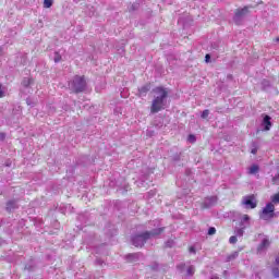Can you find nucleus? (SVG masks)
I'll return each instance as SVG.
<instances>
[{
    "label": "nucleus",
    "mask_w": 279,
    "mask_h": 279,
    "mask_svg": "<svg viewBox=\"0 0 279 279\" xmlns=\"http://www.w3.org/2000/svg\"><path fill=\"white\" fill-rule=\"evenodd\" d=\"M275 211L276 206L274 205V203H268L263 208L262 213H259V218L263 219L264 221H270V219H274L276 215Z\"/></svg>",
    "instance_id": "obj_4"
},
{
    "label": "nucleus",
    "mask_w": 279,
    "mask_h": 279,
    "mask_svg": "<svg viewBox=\"0 0 279 279\" xmlns=\"http://www.w3.org/2000/svg\"><path fill=\"white\" fill-rule=\"evenodd\" d=\"M71 90L74 93H82L86 90V80L84 76H75L69 84Z\"/></svg>",
    "instance_id": "obj_3"
},
{
    "label": "nucleus",
    "mask_w": 279,
    "mask_h": 279,
    "mask_svg": "<svg viewBox=\"0 0 279 279\" xmlns=\"http://www.w3.org/2000/svg\"><path fill=\"white\" fill-rule=\"evenodd\" d=\"M272 276H274L275 278H279V269H278V268H274V269H272Z\"/></svg>",
    "instance_id": "obj_22"
},
{
    "label": "nucleus",
    "mask_w": 279,
    "mask_h": 279,
    "mask_svg": "<svg viewBox=\"0 0 279 279\" xmlns=\"http://www.w3.org/2000/svg\"><path fill=\"white\" fill-rule=\"evenodd\" d=\"M262 125L265 132H269V130H271V117L265 116Z\"/></svg>",
    "instance_id": "obj_8"
},
{
    "label": "nucleus",
    "mask_w": 279,
    "mask_h": 279,
    "mask_svg": "<svg viewBox=\"0 0 279 279\" xmlns=\"http://www.w3.org/2000/svg\"><path fill=\"white\" fill-rule=\"evenodd\" d=\"M215 204H217V197L216 196L207 197L204 201V208H210V206H215Z\"/></svg>",
    "instance_id": "obj_9"
},
{
    "label": "nucleus",
    "mask_w": 279,
    "mask_h": 279,
    "mask_svg": "<svg viewBox=\"0 0 279 279\" xmlns=\"http://www.w3.org/2000/svg\"><path fill=\"white\" fill-rule=\"evenodd\" d=\"M3 97V90L1 89V85H0V98Z\"/></svg>",
    "instance_id": "obj_30"
},
{
    "label": "nucleus",
    "mask_w": 279,
    "mask_h": 279,
    "mask_svg": "<svg viewBox=\"0 0 279 279\" xmlns=\"http://www.w3.org/2000/svg\"><path fill=\"white\" fill-rule=\"evenodd\" d=\"M34 84V78L26 77L23 80L22 85L24 88H28V86H32Z\"/></svg>",
    "instance_id": "obj_13"
},
{
    "label": "nucleus",
    "mask_w": 279,
    "mask_h": 279,
    "mask_svg": "<svg viewBox=\"0 0 279 279\" xmlns=\"http://www.w3.org/2000/svg\"><path fill=\"white\" fill-rule=\"evenodd\" d=\"M275 40H276L277 43H279V37H277Z\"/></svg>",
    "instance_id": "obj_33"
},
{
    "label": "nucleus",
    "mask_w": 279,
    "mask_h": 279,
    "mask_svg": "<svg viewBox=\"0 0 279 279\" xmlns=\"http://www.w3.org/2000/svg\"><path fill=\"white\" fill-rule=\"evenodd\" d=\"M236 256H239V253H235V254L231 255V256L229 257V260H232V258H236Z\"/></svg>",
    "instance_id": "obj_28"
},
{
    "label": "nucleus",
    "mask_w": 279,
    "mask_h": 279,
    "mask_svg": "<svg viewBox=\"0 0 279 279\" xmlns=\"http://www.w3.org/2000/svg\"><path fill=\"white\" fill-rule=\"evenodd\" d=\"M208 114H210V111L208 109H205L203 112H202V119H208Z\"/></svg>",
    "instance_id": "obj_19"
},
{
    "label": "nucleus",
    "mask_w": 279,
    "mask_h": 279,
    "mask_svg": "<svg viewBox=\"0 0 279 279\" xmlns=\"http://www.w3.org/2000/svg\"><path fill=\"white\" fill-rule=\"evenodd\" d=\"M244 232H245V228L243 227L235 230L236 236H243Z\"/></svg>",
    "instance_id": "obj_16"
},
{
    "label": "nucleus",
    "mask_w": 279,
    "mask_h": 279,
    "mask_svg": "<svg viewBox=\"0 0 279 279\" xmlns=\"http://www.w3.org/2000/svg\"><path fill=\"white\" fill-rule=\"evenodd\" d=\"M270 199H271L270 204H272V206H274L275 204H279V193L274 194V195L270 197Z\"/></svg>",
    "instance_id": "obj_15"
},
{
    "label": "nucleus",
    "mask_w": 279,
    "mask_h": 279,
    "mask_svg": "<svg viewBox=\"0 0 279 279\" xmlns=\"http://www.w3.org/2000/svg\"><path fill=\"white\" fill-rule=\"evenodd\" d=\"M241 204L245 208L254 209L258 206V201L256 199V196L254 194H251V195L243 196Z\"/></svg>",
    "instance_id": "obj_5"
},
{
    "label": "nucleus",
    "mask_w": 279,
    "mask_h": 279,
    "mask_svg": "<svg viewBox=\"0 0 279 279\" xmlns=\"http://www.w3.org/2000/svg\"><path fill=\"white\" fill-rule=\"evenodd\" d=\"M216 233H217V229H215V227L209 228L208 230L209 236H213V234H216Z\"/></svg>",
    "instance_id": "obj_21"
},
{
    "label": "nucleus",
    "mask_w": 279,
    "mask_h": 279,
    "mask_svg": "<svg viewBox=\"0 0 279 279\" xmlns=\"http://www.w3.org/2000/svg\"><path fill=\"white\" fill-rule=\"evenodd\" d=\"M190 252H194L195 253V248L194 247H190Z\"/></svg>",
    "instance_id": "obj_32"
},
{
    "label": "nucleus",
    "mask_w": 279,
    "mask_h": 279,
    "mask_svg": "<svg viewBox=\"0 0 279 279\" xmlns=\"http://www.w3.org/2000/svg\"><path fill=\"white\" fill-rule=\"evenodd\" d=\"M251 219L247 214L242 215L240 217V228H248Z\"/></svg>",
    "instance_id": "obj_7"
},
{
    "label": "nucleus",
    "mask_w": 279,
    "mask_h": 279,
    "mask_svg": "<svg viewBox=\"0 0 279 279\" xmlns=\"http://www.w3.org/2000/svg\"><path fill=\"white\" fill-rule=\"evenodd\" d=\"M195 274V267L190 266L186 270V276H193Z\"/></svg>",
    "instance_id": "obj_18"
},
{
    "label": "nucleus",
    "mask_w": 279,
    "mask_h": 279,
    "mask_svg": "<svg viewBox=\"0 0 279 279\" xmlns=\"http://www.w3.org/2000/svg\"><path fill=\"white\" fill-rule=\"evenodd\" d=\"M258 171H260V167H258V165H252L248 168V175H256V173H258Z\"/></svg>",
    "instance_id": "obj_12"
},
{
    "label": "nucleus",
    "mask_w": 279,
    "mask_h": 279,
    "mask_svg": "<svg viewBox=\"0 0 279 279\" xmlns=\"http://www.w3.org/2000/svg\"><path fill=\"white\" fill-rule=\"evenodd\" d=\"M271 244V242H269V239L265 238L262 243L258 246V252H263V250H267V247Z\"/></svg>",
    "instance_id": "obj_11"
},
{
    "label": "nucleus",
    "mask_w": 279,
    "mask_h": 279,
    "mask_svg": "<svg viewBox=\"0 0 279 279\" xmlns=\"http://www.w3.org/2000/svg\"><path fill=\"white\" fill-rule=\"evenodd\" d=\"M62 60V56H60V53L56 52L54 53V62L58 63Z\"/></svg>",
    "instance_id": "obj_20"
},
{
    "label": "nucleus",
    "mask_w": 279,
    "mask_h": 279,
    "mask_svg": "<svg viewBox=\"0 0 279 279\" xmlns=\"http://www.w3.org/2000/svg\"><path fill=\"white\" fill-rule=\"evenodd\" d=\"M5 140V133H0V141Z\"/></svg>",
    "instance_id": "obj_29"
},
{
    "label": "nucleus",
    "mask_w": 279,
    "mask_h": 279,
    "mask_svg": "<svg viewBox=\"0 0 279 279\" xmlns=\"http://www.w3.org/2000/svg\"><path fill=\"white\" fill-rule=\"evenodd\" d=\"M205 62H210V54L205 56Z\"/></svg>",
    "instance_id": "obj_27"
},
{
    "label": "nucleus",
    "mask_w": 279,
    "mask_h": 279,
    "mask_svg": "<svg viewBox=\"0 0 279 279\" xmlns=\"http://www.w3.org/2000/svg\"><path fill=\"white\" fill-rule=\"evenodd\" d=\"M262 85H263V88H268V86H270L269 81H267V80H264L262 82Z\"/></svg>",
    "instance_id": "obj_23"
},
{
    "label": "nucleus",
    "mask_w": 279,
    "mask_h": 279,
    "mask_svg": "<svg viewBox=\"0 0 279 279\" xmlns=\"http://www.w3.org/2000/svg\"><path fill=\"white\" fill-rule=\"evenodd\" d=\"M154 93L155 95L150 106V113L157 114V112H160L167 108V97L169 92H167V89L163 87H157L154 89Z\"/></svg>",
    "instance_id": "obj_1"
},
{
    "label": "nucleus",
    "mask_w": 279,
    "mask_h": 279,
    "mask_svg": "<svg viewBox=\"0 0 279 279\" xmlns=\"http://www.w3.org/2000/svg\"><path fill=\"white\" fill-rule=\"evenodd\" d=\"M150 88L151 87L149 86V84L143 85L138 89V97H145L147 95V93H149Z\"/></svg>",
    "instance_id": "obj_10"
},
{
    "label": "nucleus",
    "mask_w": 279,
    "mask_h": 279,
    "mask_svg": "<svg viewBox=\"0 0 279 279\" xmlns=\"http://www.w3.org/2000/svg\"><path fill=\"white\" fill-rule=\"evenodd\" d=\"M162 230H163L162 228H159V229H155L153 232H145L143 234L135 235L132 240L133 245L135 247H143L147 239H151V236H158V234H161Z\"/></svg>",
    "instance_id": "obj_2"
},
{
    "label": "nucleus",
    "mask_w": 279,
    "mask_h": 279,
    "mask_svg": "<svg viewBox=\"0 0 279 279\" xmlns=\"http://www.w3.org/2000/svg\"><path fill=\"white\" fill-rule=\"evenodd\" d=\"M189 141H190V143H193L195 141V135H190Z\"/></svg>",
    "instance_id": "obj_26"
},
{
    "label": "nucleus",
    "mask_w": 279,
    "mask_h": 279,
    "mask_svg": "<svg viewBox=\"0 0 279 279\" xmlns=\"http://www.w3.org/2000/svg\"><path fill=\"white\" fill-rule=\"evenodd\" d=\"M53 5V0H44V8H51Z\"/></svg>",
    "instance_id": "obj_17"
},
{
    "label": "nucleus",
    "mask_w": 279,
    "mask_h": 279,
    "mask_svg": "<svg viewBox=\"0 0 279 279\" xmlns=\"http://www.w3.org/2000/svg\"><path fill=\"white\" fill-rule=\"evenodd\" d=\"M272 184H279V174L272 178Z\"/></svg>",
    "instance_id": "obj_25"
},
{
    "label": "nucleus",
    "mask_w": 279,
    "mask_h": 279,
    "mask_svg": "<svg viewBox=\"0 0 279 279\" xmlns=\"http://www.w3.org/2000/svg\"><path fill=\"white\" fill-rule=\"evenodd\" d=\"M250 14V8L244 7L242 9H236L235 13H234V17L233 21L235 23H239V21H241V19H243L244 16H247Z\"/></svg>",
    "instance_id": "obj_6"
},
{
    "label": "nucleus",
    "mask_w": 279,
    "mask_h": 279,
    "mask_svg": "<svg viewBox=\"0 0 279 279\" xmlns=\"http://www.w3.org/2000/svg\"><path fill=\"white\" fill-rule=\"evenodd\" d=\"M256 148H253L252 150H251V154H256Z\"/></svg>",
    "instance_id": "obj_31"
},
{
    "label": "nucleus",
    "mask_w": 279,
    "mask_h": 279,
    "mask_svg": "<svg viewBox=\"0 0 279 279\" xmlns=\"http://www.w3.org/2000/svg\"><path fill=\"white\" fill-rule=\"evenodd\" d=\"M16 208V202L15 201H10L7 203V210H14Z\"/></svg>",
    "instance_id": "obj_14"
},
{
    "label": "nucleus",
    "mask_w": 279,
    "mask_h": 279,
    "mask_svg": "<svg viewBox=\"0 0 279 279\" xmlns=\"http://www.w3.org/2000/svg\"><path fill=\"white\" fill-rule=\"evenodd\" d=\"M236 241H238L236 235H232V236L229 239V243H231V244L236 243Z\"/></svg>",
    "instance_id": "obj_24"
}]
</instances>
